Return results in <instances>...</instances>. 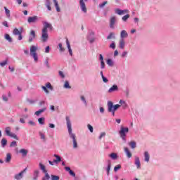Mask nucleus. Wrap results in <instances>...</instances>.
<instances>
[{
    "instance_id": "obj_6",
    "label": "nucleus",
    "mask_w": 180,
    "mask_h": 180,
    "mask_svg": "<svg viewBox=\"0 0 180 180\" xmlns=\"http://www.w3.org/2000/svg\"><path fill=\"white\" fill-rule=\"evenodd\" d=\"M43 29L42 31L44 32H49L47 29H49L50 30H53V25L51 23H49V22L44 21L43 22Z\"/></svg>"
},
{
    "instance_id": "obj_34",
    "label": "nucleus",
    "mask_w": 180,
    "mask_h": 180,
    "mask_svg": "<svg viewBox=\"0 0 180 180\" xmlns=\"http://www.w3.org/2000/svg\"><path fill=\"white\" fill-rule=\"evenodd\" d=\"M111 160H117V153H112L109 155Z\"/></svg>"
},
{
    "instance_id": "obj_27",
    "label": "nucleus",
    "mask_w": 180,
    "mask_h": 180,
    "mask_svg": "<svg viewBox=\"0 0 180 180\" xmlns=\"http://www.w3.org/2000/svg\"><path fill=\"white\" fill-rule=\"evenodd\" d=\"M40 174V172L39 170H34L33 174V179L37 180V178H39V174Z\"/></svg>"
},
{
    "instance_id": "obj_23",
    "label": "nucleus",
    "mask_w": 180,
    "mask_h": 180,
    "mask_svg": "<svg viewBox=\"0 0 180 180\" xmlns=\"http://www.w3.org/2000/svg\"><path fill=\"white\" fill-rule=\"evenodd\" d=\"M19 153L22 155V157H26L29 153V150L25 148H22L19 150Z\"/></svg>"
},
{
    "instance_id": "obj_2",
    "label": "nucleus",
    "mask_w": 180,
    "mask_h": 180,
    "mask_svg": "<svg viewBox=\"0 0 180 180\" xmlns=\"http://www.w3.org/2000/svg\"><path fill=\"white\" fill-rule=\"evenodd\" d=\"M30 56L34 58V63H37L39 61V56L37 55V46L32 45L30 48Z\"/></svg>"
},
{
    "instance_id": "obj_50",
    "label": "nucleus",
    "mask_w": 180,
    "mask_h": 180,
    "mask_svg": "<svg viewBox=\"0 0 180 180\" xmlns=\"http://www.w3.org/2000/svg\"><path fill=\"white\" fill-rule=\"evenodd\" d=\"M120 168H122V165H116V166L114 167V171H115V172H117V171H118L119 169H120Z\"/></svg>"
},
{
    "instance_id": "obj_8",
    "label": "nucleus",
    "mask_w": 180,
    "mask_h": 180,
    "mask_svg": "<svg viewBox=\"0 0 180 180\" xmlns=\"http://www.w3.org/2000/svg\"><path fill=\"white\" fill-rule=\"evenodd\" d=\"M27 22L30 25L32 23H37V22H39V17L37 15L30 16L27 18Z\"/></svg>"
},
{
    "instance_id": "obj_16",
    "label": "nucleus",
    "mask_w": 180,
    "mask_h": 180,
    "mask_svg": "<svg viewBox=\"0 0 180 180\" xmlns=\"http://www.w3.org/2000/svg\"><path fill=\"white\" fill-rule=\"evenodd\" d=\"M134 164H135L137 169H141V163L140 162V158L135 157Z\"/></svg>"
},
{
    "instance_id": "obj_21",
    "label": "nucleus",
    "mask_w": 180,
    "mask_h": 180,
    "mask_svg": "<svg viewBox=\"0 0 180 180\" xmlns=\"http://www.w3.org/2000/svg\"><path fill=\"white\" fill-rule=\"evenodd\" d=\"M124 46H126V41H124V39H120V41H119V47H120V49L123 50V49H124Z\"/></svg>"
},
{
    "instance_id": "obj_63",
    "label": "nucleus",
    "mask_w": 180,
    "mask_h": 180,
    "mask_svg": "<svg viewBox=\"0 0 180 180\" xmlns=\"http://www.w3.org/2000/svg\"><path fill=\"white\" fill-rule=\"evenodd\" d=\"M28 117H29V115H27V114H23V115L21 116V118H22V119H24V120L27 119Z\"/></svg>"
},
{
    "instance_id": "obj_18",
    "label": "nucleus",
    "mask_w": 180,
    "mask_h": 180,
    "mask_svg": "<svg viewBox=\"0 0 180 180\" xmlns=\"http://www.w3.org/2000/svg\"><path fill=\"white\" fill-rule=\"evenodd\" d=\"M46 110H47V107H44L43 108L36 111L34 112L35 116H40V115H41V113H44V112H46Z\"/></svg>"
},
{
    "instance_id": "obj_43",
    "label": "nucleus",
    "mask_w": 180,
    "mask_h": 180,
    "mask_svg": "<svg viewBox=\"0 0 180 180\" xmlns=\"http://www.w3.org/2000/svg\"><path fill=\"white\" fill-rule=\"evenodd\" d=\"M129 146H130L131 148H136V143L135 141H131L129 143Z\"/></svg>"
},
{
    "instance_id": "obj_19",
    "label": "nucleus",
    "mask_w": 180,
    "mask_h": 180,
    "mask_svg": "<svg viewBox=\"0 0 180 180\" xmlns=\"http://www.w3.org/2000/svg\"><path fill=\"white\" fill-rule=\"evenodd\" d=\"M145 162H150V153L148 151H145L143 153Z\"/></svg>"
},
{
    "instance_id": "obj_33",
    "label": "nucleus",
    "mask_w": 180,
    "mask_h": 180,
    "mask_svg": "<svg viewBox=\"0 0 180 180\" xmlns=\"http://www.w3.org/2000/svg\"><path fill=\"white\" fill-rule=\"evenodd\" d=\"M111 39H116V36H115L114 32H110V34L107 37V40H111Z\"/></svg>"
},
{
    "instance_id": "obj_12",
    "label": "nucleus",
    "mask_w": 180,
    "mask_h": 180,
    "mask_svg": "<svg viewBox=\"0 0 180 180\" xmlns=\"http://www.w3.org/2000/svg\"><path fill=\"white\" fill-rule=\"evenodd\" d=\"M94 36H95V32L94 31H90L87 37V39L90 43H94L95 41V38H94Z\"/></svg>"
},
{
    "instance_id": "obj_48",
    "label": "nucleus",
    "mask_w": 180,
    "mask_h": 180,
    "mask_svg": "<svg viewBox=\"0 0 180 180\" xmlns=\"http://www.w3.org/2000/svg\"><path fill=\"white\" fill-rule=\"evenodd\" d=\"M44 120H45L44 117H41L38 119V122L39 124H44Z\"/></svg>"
},
{
    "instance_id": "obj_40",
    "label": "nucleus",
    "mask_w": 180,
    "mask_h": 180,
    "mask_svg": "<svg viewBox=\"0 0 180 180\" xmlns=\"http://www.w3.org/2000/svg\"><path fill=\"white\" fill-rule=\"evenodd\" d=\"M44 174H45V175H44V177H42V180H49L50 179V174H49V173L47 172L44 173Z\"/></svg>"
},
{
    "instance_id": "obj_59",
    "label": "nucleus",
    "mask_w": 180,
    "mask_h": 180,
    "mask_svg": "<svg viewBox=\"0 0 180 180\" xmlns=\"http://www.w3.org/2000/svg\"><path fill=\"white\" fill-rule=\"evenodd\" d=\"M105 136H106V133L105 132L101 133L98 137L99 140H102V137H105Z\"/></svg>"
},
{
    "instance_id": "obj_1",
    "label": "nucleus",
    "mask_w": 180,
    "mask_h": 180,
    "mask_svg": "<svg viewBox=\"0 0 180 180\" xmlns=\"http://www.w3.org/2000/svg\"><path fill=\"white\" fill-rule=\"evenodd\" d=\"M66 124L68 127V134L70 139L72 140L73 148H78V142H77V136L72 132V124L71 123V119L69 116L65 117Z\"/></svg>"
},
{
    "instance_id": "obj_4",
    "label": "nucleus",
    "mask_w": 180,
    "mask_h": 180,
    "mask_svg": "<svg viewBox=\"0 0 180 180\" xmlns=\"http://www.w3.org/2000/svg\"><path fill=\"white\" fill-rule=\"evenodd\" d=\"M127 133H129V127H124L123 126L120 127L119 134L120 137H121L122 140L126 143V136H127Z\"/></svg>"
},
{
    "instance_id": "obj_38",
    "label": "nucleus",
    "mask_w": 180,
    "mask_h": 180,
    "mask_svg": "<svg viewBox=\"0 0 180 180\" xmlns=\"http://www.w3.org/2000/svg\"><path fill=\"white\" fill-rule=\"evenodd\" d=\"M6 144H8V140H6V139L5 138H3L1 139V146L4 148L6 146Z\"/></svg>"
},
{
    "instance_id": "obj_39",
    "label": "nucleus",
    "mask_w": 180,
    "mask_h": 180,
    "mask_svg": "<svg viewBox=\"0 0 180 180\" xmlns=\"http://www.w3.org/2000/svg\"><path fill=\"white\" fill-rule=\"evenodd\" d=\"M13 33L15 36H19V34H21L22 32L19 31V30H18V28H15L13 30Z\"/></svg>"
},
{
    "instance_id": "obj_11",
    "label": "nucleus",
    "mask_w": 180,
    "mask_h": 180,
    "mask_svg": "<svg viewBox=\"0 0 180 180\" xmlns=\"http://www.w3.org/2000/svg\"><path fill=\"white\" fill-rule=\"evenodd\" d=\"M115 12L117 15H124L126 13H129L130 11H129V10H127V9L120 10V8H116L115 10Z\"/></svg>"
},
{
    "instance_id": "obj_13",
    "label": "nucleus",
    "mask_w": 180,
    "mask_h": 180,
    "mask_svg": "<svg viewBox=\"0 0 180 180\" xmlns=\"http://www.w3.org/2000/svg\"><path fill=\"white\" fill-rule=\"evenodd\" d=\"M34 39H36V32H34V30H32L30 31V36H29V39H28L29 43H32V41H33Z\"/></svg>"
},
{
    "instance_id": "obj_25",
    "label": "nucleus",
    "mask_w": 180,
    "mask_h": 180,
    "mask_svg": "<svg viewBox=\"0 0 180 180\" xmlns=\"http://www.w3.org/2000/svg\"><path fill=\"white\" fill-rule=\"evenodd\" d=\"M53 157L56 158V160H53V162H55V164H57L58 162H61V157H60V155L54 154Z\"/></svg>"
},
{
    "instance_id": "obj_32",
    "label": "nucleus",
    "mask_w": 180,
    "mask_h": 180,
    "mask_svg": "<svg viewBox=\"0 0 180 180\" xmlns=\"http://www.w3.org/2000/svg\"><path fill=\"white\" fill-rule=\"evenodd\" d=\"M39 168L40 170L42 171V172L44 174L45 172H47V170L46 169V166L43 165L42 163H39Z\"/></svg>"
},
{
    "instance_id": "obj_30",
    "label": "nucleus",
    "mask_w": 180,
    "mask_h": 180,
    "mask_svg": "<svg viewBox=\"0 0 180 180\" xmlns=\"http://www.w3.org/2000/svg\"><path fill=\"white\" fill-rule=\"evenodd\" d=\"M4 38L8 43H12L13 40L9 34H5Z\"/></svg>"
},
{
    "instance_id": "obj_51",
    "label": "nucleus",
    "mask_w": 180,
    "mask_h": 180,
    "mask_svg": "<svg viewBox=\"0 0 180 180\" xmlns=\"http://www.w3.org/2000/svg\"><path fill=\"white\" fill-rule=\"evenodd\" d=\"M58 74H59V76L60 77V78H63V79L65 78V75L64 74V72L60 70L58 72Z\"/></svg>"
},
{
    "instance_id": "obj_44",
    "label": "nucleus",
    "mask_w": 180,
    "mask_h": 180,
    "mask_svg": "<svg viewBox=\"0 0 180 180\" xmlns=\"http://www.w3.org/2000/svg\"><path fill=\"white\" fill-rule=\"evenodd\" d=\"M107 64L109 67H113V60L112 59H108Z\"/></svg>"
},
{
    "instance_id": "obj_58",
    "label": "nucleus",
    "mask_w": 180,
    "mask_h": 180,
    "mask_svg": "<svg viewBox=\"0 0 180 180\" xmlns=\"http://www.w3.org/2000/svg\"><path fill=\"white\" fill-rule=\"evenodd\" d=\"M8 64V60H4V62L0 63L1 67H5Z\"/></svg>"
},
{
    "instance_id": "obj_28",
    "label": "nucleus",
    "mask_w": 180,
    "mask_h": 180,
    "mask_svg": "<svg viewBox=\"0 0 180 180\" xmlns=\"http://www.w3.org/2000/svg\"><path fill=\"white\" fill-rule=\"evenodd\" d=\"M119 103H120V106H122L123 109H126V108H127V103H126V101H124L123 100H120L119 101Z\"/></svg>"
},
{
    "instance_id": "obj_31",
    "label": "nucleus",
    "mask_w": 180,
    "mask_h": 180,
    "mask_svg": "<svg viewBox=\"0 0 180 180\" xmlns=\"http://www.w3.org/2000/svg\"><path fill=\"white\" fill-rule=\"evenodd\" d=\"M63 88L65 89H71V86H70V82L69 81H65L64 84H63Z\"/></svg>"
},
{
    "instance_id": "obj_7",
    "label": "nucleus",
    "mask_w": 180,
    "mask_h": 180,
    "mask_svg": "<svg viewBox=\"0 0 180 180\" xmlns=\"http://www.w3.org/2000/svg\"><path fill=\"white\" fill-rule=\"evenodd\" d=\"M41 40L42 43L47 42V40H49V32L47 31L42 30Z\"/></svg>"
},
{
    "instance_id": "obj_10",
    "label": "nucleus",
    "mask_w": 180,
    "mask_h": 180,
    "mask_svg": "<svg viewBox=\"0 0 180 180\" xmlns=\"http://www.w3.org/2000/svg\"><path fill=\"white\" fill-rule=\"evenodd\" d=\"M117 20V19L116 18V16H112L110 18V29H115V25Z\"/></svg>"
},
{
    "instance_id": "obj_26",
    "label": "nucleus",
    "mask_w": 180,
    "mask_h": 180,
    "mask_svg": "<svg viewBox=\"0 0 180 180\" xmlns=\"http://www.w3.org/2000/svg\"><path fill=\"white\" fill-rule=\"evenodd\" d=\"M51 2L50 0H45V6L47 8L48 11H51Z\"/></svg>"
},
{
    "instance_id": "obj_45",
    "label": "nucleus",
    "mask_w": 180,
    "mask_h": 180,
    "mask_svg": "<svg viewBox=\"0 0 180 180\" xmlns=\"http://www.w3.org/2000/svg\"><path fill=\"white\" fill-rule=\"evenodd\" d=\"M46 87L48 89H50L51 91H53V86H51V83H50V82L46 83Z\"/></svg>"
},
{
    "instance_id": "obj_17",
    "label": "nucleus",
    "mask_w": 180,
    "mask_h": 180,
    "mask_svg": "<svg viewBox=\"0 0 180 180\" xmlns=\"http://www.w3.org/2000/svg\"><path fill=\"white\" fill-rule=\"evenodd\" d=\"M116 91H119V87L117 85L114 84L108 89V94H112V92H116Z\"/></svg>"
},
{
    "instance_id": "obj_37",
    "label": "nucleus",
    "mask_w": 180,
    "mask_h": 180,
    "mask_svg": "<svg viewBox=\"0 0 180 180\" xmlns=\"http://www.w3.org/2000/svg\"><path fill=\"white\" fill-rule=\"evenodd\" d=\"M4 10H5L6 15L9 19V18H11V11H9V9H8V8L6 7H4Z\"/></svg>"
},
{
    "instance_id": "obj_22",
    "label": "nucleus",
    "mask_w": 180,
    "mask_h": 180,
    "mask_svg": "<svg viewBox=\"0 0 180 180\" xmlns=\"http://www.w3.org/2000/svg\"><path fill=\"white\" fill-rule=\"evenodd\" d=\"M124 151L127 158H131V153L129 150V148H127V147L124 148Z\"/></svg>"
},
{
    "instance_id": "obj_56",
    "label": "nucleus",
    "mask_w": 180,
    "mask_h": 180,
    "mask_svg": "<svg viewBox=\"0 0 180 180\" xmlns=\"http://www.w3.org/2000/svg\"><path fill=\"white\" fill-rule=\"evenodd\" d=\"M102 79L103 82H104L105 84H108V82H109V79H108V78H106L105 76H103Z\"/></svg>"
},
{
    "instance_id": "obj_62",
    "label": "nucleus",
    "mask_w": 180,
    "mask_h": 180,
    "mask_svg": "<svg viewBox=\"0 0 180 180\" xmlns=\"http://www.w3.org/2000/svg\"><path fill=\"white\" fill-rule=\"evenodd\" d=\"M2 99H3V101H4V102H8V96H6L5 95L2 96Z\"/></svg>"
},
{
    "instance_id": "obj_36",
    "label": "nucleus",
    "mask_w": 180,
    "mask_h": 180,
    "mask_svg": "<svg viewBox=\"0 0 180 180\" xmlns=\"http://www.w3.org/2000/svg\"><path fill=\"white\" fill-rule=\"evenodd\" d=\"M39 134L41 140H43V141H46V135L44 134V133L39 131Z\"/></svg>"
},
{
    "instance_id": "obj_61",
    "label": "nucleus",
    "mask_w": 180,
    "mask_h": 180,
    "mask_svg": "<svg viewBox=\"0 0 180 180\" xmlns=\"http://www.w3.org/2000/svg\"><path fill=\"white\" fill-rule=\"evenodd\" d=\"M101 68L103 70L105 68V62L103 60L101 61Z\"/></svg>"
},
{
    "instance_id": "obj_49",
    "label": "nucleus",
    "mask_w": 180,
    "mask_h": 180,
    "mask_svg": "<svg viewBox=\"0 0 180 180\" xmlns=\"http://www.w3.org/2000/svg\"><path fill=\"white\" fill-rule=\"evenodd\" d=\"M87 128L89 130L90 133H94V127H92V125L89 124L87 125Z\"/></svg>"
},
{
    "instance_id": "obj_3",
    "label": "nucleus",
    "mask_w": 180,
    "mask_h": 180,
    "mask_svg": "<svg viewBox=\"0 0 180 180\" xmlns=\"http://www.w3.org/2000/svg\"><path fill=\"white\" fill-rule=\"evenodd\" d=\"M119 108H120V104H117L113 105V102L108 101V110L110 113H112V116H115V110H118Z\"/></svg>"
},
{
    "instance_id": "obj_35",
    "label": "nucleus",
    "mask_w": 180,
    "mask_h": 180,
    "mask_svg": "<svg viewBox=\"0 0 180 180\" xmlns=\"http://www.w3.org/2000/svg\"><path fill=\"white\" fill-rule=\"evenodd\" d=\"M57 12H60V9L58 6V1L57 0H53Z\"/></svg>"
},
{
    "instance_id": "obj_24",
    "label": "nucleus",
    "mask_w": 180,
    "mask_h": 180,
    "mask_svg": "<svg viewBox=\"0 0 180 180\" xmlns=\"http://www.w3.org/2000/svg\"><path fill=\"white\" fill-rule=\"evenodd\" d=\"M11 160H12V155L11 153H7L5 159V162H6V164H8V162H11Z\"/></svg>"
},
{
    "instance_id": "obj_14",
    "label": "nucleus",
    "mask_w": 180,
    "mask_h": 180,
    "mask_svg": "<svg viewBox=\"0 0 180 180\" xmlns=\"http://www.w3.org/2000/svg\"><path fill=\"white\" fill-rule=\"evenodd\" d=\"M110 168H112V162H110V160H108L107 167H104V169L106 170L108 176H109L110 174Z\"/></svg>"
},
{
    "instance_id": "obj_47",
    "label": "nucleus",
    "mask_w": 180,
    "mask_h": 180,
    "mask_svg": "<svg viewBox=\"0 0 180 180\" xmlns=\"http://www.w3.org/2000/svg\"><path fill=\"white\" fill-rule=\"evenodd\" d=\"M41 89H43L45 94H50V91H49V89H47L46 86H41Z\"/></svg>"
},
{
    "instance_id": "obj_64",
    "label": "nucleus",
    "mask_w": 180,
    "mask_h": 180,
    "mask_svg": "<svg viewBox=\"0 0 180 180\" xmlns=\"http://www.w3.org/2000/svg\"><path fill=\"white\" fill-rule=\"evenodd\" d=\"M45 53H50V46H49L46 47Z\"/></svg>"
},
{
    "instance_id": "obj_57",
    "label": "nucleus",
    "mask_w": 180,
    "mask_h": 180,
    "mask_svg": "<svg viewBox=\"0 0 180 180\" xmlns=\"http://www.w3.org/2000/svg\"><path fill=\"white\" fill-rule=\"evenodd\" d=\"M28 124H30V126H36V122H34V121L30 120L28 122Z\"/></svg>"
},
{
    "instance_id": "obj_9",
    "label": "nucleus",
    "mask_w": 180,
    "mask_h": 180,
    "mask_svg": "<svg viewBox=\"0 0 180 180\" xmlns=\"http://www.w3.org/2000/svg\"><path fill=\"white\" fill-rule=\"evenodd\" d=\"M26 169H27L25 168L24 170L21 171L20 173L15 174L14 175V179H15V180L23 179L24 174H25V172H26Z\"/></svg>"
},
{
    "instance_id": "obj_29",
    "label": "nucleus",
    "mask_w": 180,
    "mask_h": 180,
    "mask_svg": "<svg viewBox=\"0 0 180 180\" xmlns=\"http://www.w3.org/2000/svg\"><path fill=\"white\" fill-rule=\"evenodd\" d=\"M80 99L82 102L84 103V106H88V101H86V98L84 96H81Z\"/></svg>"
},
{
    "instance_id": "obj_53",
    "label": "nucleus",
    "mask_w": 180,
    "mask_h": 180,
    "mask_svg": "<svg viewBox=\"0 0 180 180\" xmlns=\"http://www.w3.org/2000/svg\"><path fill=\"white\" fill-rule=\"evenodd\" d=\"M66 46L68 47V50H71V45L70 44V41L68 39H66Z\"/></svg>"
},
{
    "instance_id": "obj_42",
    "label": "nucleus",
    "mask_w": 180,
    "mask_h": 180,
    "mask_svg": "<svg viewBox=\"0 0 180 180\" xmlns=\"http://www.w3.org/2000/svg\"><path fill=\"white\" fill-rule=\"evenodd\" d=\"M58 49L61 53H64V51H65V49H64V47H63V44H61V43L58 44Z\"/></svg>"
},
{
    "instance_id": "obj_5",
    "label": "nucleus",
    "mask_w": 180,
    "mask_h": 180,
    "mask_svg": "<svg viewBox=\"0 0 180 180\" xmlns=\"http://www.w3.org/2000/svg\"><path fill=\"white\" fill-rule=\"evenodd\" d=\"M5 133L6 134V136H8V137H12L13 139H15V140H19V138L18 137L16 134H13V133L11 132L10 127H6Z\"/></svg>"
},
{
    "instance_id": "obj_55",
    "label": "nucleus",
    "mask_w": 180,
    "mask_h": 180,
    "mask_svg": "<svg viewBox=\"0 0 180 180\" xmlns=\"http://www.w3.org/2000/svg\"><path fill=\"white\" fill-rule=\"evenodd\" d=\"M44 64H45L46 68H50V64L49 63V59L45 60Z\"/></svg>"
},
{
    "instance_id": "obj_41",
    "label": "nucleus",
    "mask_w": 180,
    "mask_h": 180,
    "mask_svg": "<svg viewBox=\"0 0 180 180\" xmlns=\"http://www.w3.org/2000/svg\"><path fill=\"white\" fill-rule=\"evenodd\" d=\"M130 18V15H129V13H127V15H124L122 18V20L123 22H127V19H129Z\"/></svg>"
},
{
    "instance_id": "obj_46",
    "label": "nucleus",
    "mask_w": 180,
    "mask_h": 180,
    "mask_svg": "<svg viewBox=\"0 0 180 180\" xmlns=\"http://www.w3.org/2000/svg\"><path fill=\"white\" fill-rule=\"evenodd\" d=\"M51 180H60V176L52 174L51 176Z\"/></svg>"
},
{
    "instance_id": "obj_52",
    "label": "nucleus",
    "mask_w": 180,
    "mask_h": 180,
    "mask_svg": "<svg viewBox=\"0 0 180 180\" xmlns=\"http://www.w3.org/2000/svg\"><path fill=\"white\" fill-rule=\"evenodd\" d=\"M110 49H112V50H115V49H116V44H115V41H112L110 44Z\"/></svg>"
},
{
    "instance_id": "obj_60",
    "label": "nucleus",
    "mask_w": 180,
    "mask_h": 180,
    "mask_svg": "<svg viewBox=\"0 0 180 180\" xmlns=\"http://www.w3.org/2000/svg\"><path fill=\"white\" fill-rule=\"evenodd\" d=\"M17 144H16V141H13L11 142V143L10 144V147H16Z\"/></svg>"
},
{
    "instance_id": "obj_20",
    "label": "nucleus",
    "mask_w": 180,
    "mask_h": 180,
    "mask_svg": "<svg viewBox=\"0 0 180 180\" xmlns=\"http://www.w3.org/2000/svg\"><path fill=\"white\" fill-rule=\"evenodd\" d=\"M127 37H129V34H127V32L124 30L121 31L120 33V39H127Z\"/></svg>"
},
{
    "instance_id": "obj_15",
    "label": "nucleus",
    "mask_w": 180,
    "mask_h": 180,
    "mask_svg": "<svg viewBox=\"0 0 180 180\" xmlns=\"http://www.w3.org/2000/svg\"><path fill=\"white\" fill-rule=\"evenodd\" d=\"M79 5L82 11L84 12V13H86V6L85 5V2L84 1V0H79Z\"/></svg>"
},
{
    "instance_id": "obj_54",
    "label": "nucleus",
    "mask_w": 180,
    "mask_h": 180,
    "mask_svg": "<svg viewBox=\"0 0 180 180\" xmlns=\"http://www.w3.org/2000/svg\"><path fill=\"white\" fill-rule=\"evenodd\" d=\"M107 4H108V1H103L102 4H100L98 5V7H99V8H104L105 6Z\"/></svg>"
}]
</instances>
